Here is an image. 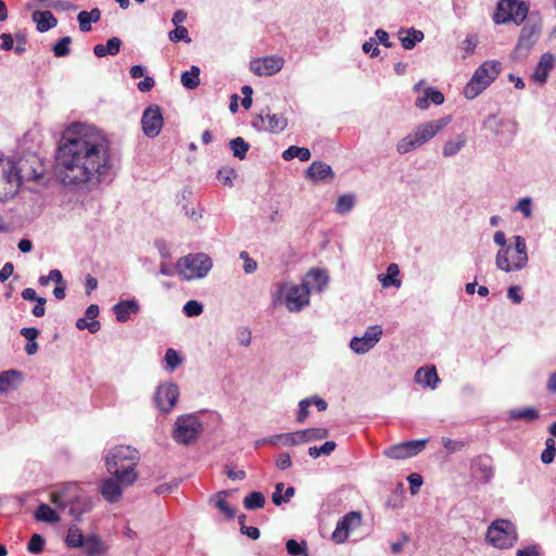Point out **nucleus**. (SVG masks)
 <instances>
[{"mask_svg":"<svg viewBox=\"0 0 556 556\" xmlns=\"http://www.w3.org/2000/svg\"><path fill=\"white\" fill-rule=\"evenodd\" d=\"M309 288L306 283L289 285L283 282L278 290L279 296H285L289 312H300L309 303Z\"/></svg>","mask_w":556,"mask_h":556,"instance_id":"11","label":"nucleus"},{"mask_svg":"<svg viewBox=\"0 0 556 556\" xmlns=\"http://www.w3.org/2000/svg\"><path fill=\"white\" fill-rule=\"evenodd\" d=\"M264 505L265 496L258 491H253L243 498V506L248 510L261 509Z\"/></svg>","mask_w":556,"mask_h":556,"instance_id":"43","label":"nucleus"},{"mask_svg":"<svg viewBox=\"0 0 556 556\" xmlns=\"http://www.w3.org/2000/svg\"><path fill=\"white\" fill-rule=\"evenodd\" d=\"M99 315V306L91 304L85 312V317L78 318L76 327L79 330L88 329L90 333H96L100 330V323L96 319Z\"/></svg>","mask_w":556,"mask_h":556,"instance_id":"24","label":"nucleus"},{"mask_svg":"<svg viewBox=\"0 0 556 556\" xmlns=\"http://www.w3.org/2000/svg\"><path fill=\"white\" fill-rule=\"evenodd\" d=\"M31 18L36 23L39 33H46L58 24V20L50 11H35Z\"/></svg>","mask_w":556,"mask_h":556,"instance_id":"32","label":"nucleus"},{"mask_svg":"<svg viewBox=\"0 0 556 556\" xmlns=\"http://www.w3.org/2000/svg\"><path fill=\"white\" fill-rule=\"evenodd\" d=\"M362 49L365 53L369 54L371 58H376L380 53V50L377 46L376 38H370L369 40L365 41L363 43Z\"/></svg>","mask_w":556,"mask_h":556,"instance_id":"61","label":"nucleus"},{"mask_svg":"<svg viewBox=\"0 0 556 556\" xmlns=\"http://www.w3.org/2000/svg\"><path fill=\"white\" fill-rule=\"evenodd\" d=\"M178 396V386L174 382H166L157 387L154 394V402L161 412L169 413L176 405Z\"/></svg>","mask_w":556,"mask_h":556,"instance_id":"16","label":"nucleus"},{"mask_svg":"<svg viewBox=\"0 0 556 556\" xmlns=\"http://www.w3.org/2000/svg\"><path fill=\"white\" fill-rule=\"evenodd\" d=\"M415 381L424 388L434 390L440 383V378L434 366L421 367L415 374Z\"/></svg>","mask_w":556,"mask_h":556,"instance_id":"26","label":"nucleus"},{"mask_svg":"<svg viewBox=\"0 0 556 556\" xmlns=\"http://www.w3.org/2000/svg\"><path fill=\"white\" fill-rule=\"evenodd\" d=\"M46 165L36 153H26L14 162V175L18 187L26 184L46 185Z\"/></svg>","mask_w":556,"mask_h":556,"instance_id":"5","label":"nucleus"},{"mask_svg":"<svg viewBox=\"0 0 556 556\" xmlns=\"http://www.w3.org/2000/svg\"><path fill=\"white\" fill-rule=\"evenodd\" d=\"M182 311L188 317H197L203 313V305L195 300H190L184 305Z\"/></svg>","mask_w":556,"mask_h":556,"instance_id":"54","label":"nucleus"},{"mask_svg":"<svg viewBox=\"0 0 556 556\" xmlns=\"http://www.w3.org/2000/svg\"><path fill=\"white\" fill-rule=\"evenodd\" d=\"M381 326H371L367 328L362 337H353L350 341V349L358 355L369 352L381 339Z\"/></svg>","mask_w":556,"mask_h":556,"instance_id":"14","label":"nucleus"},{"mask_svg":"<svg viewBox=\"0 0 556 556\" xmlns=\"http://www.w3.org/2000/svg\"><path fill=\"white\" fill-rule=\"evenodd\" d=\"M122 488L125 486L113 476L101 480L98 490L106 502L116 503L122 498Z\"/></svg>","mask_w":556,"mask_h":556,"instance_id":"23","label":"nucleus"},{"mask_svg":"<svg viewBox=\"0 0 556 556\" xmlns=\"http://www.w3.org/2000/svg\"><path fill=\"white\" fill-rule=\"evenodd\" d=\"M501 63L495 60L483 62L473 73L470 80L464 88V96L468 100L477 98L482 93L498 76Z\"/></svg>","mask_w":556,"mask_h":556,"instance_id":"6","label":"nucleus"},{"mask_svg":"<svg viewBox=\"0 0 556 556\" xmlns=\"http://www.w3.org/2000/svg\"><path fill=\"white\" fill-rule=\"evenodd\" d=\"M87 536H85L81 530L77 527H71L67 531L65 542L68 547H81Z\"/></svg>","mask_w":556,"mask_h":556,"instance_id":"47","label":"nucleus"},{"mask_svg":"<svg viewBox=\"0 0 556 556\" xmlns=\"http://www.w3.org/2000/svg\"><path fill=\"white\" fill-rule=\"evenodd\" d=\"M35 517H36L37 520L45 521V522L53 523V522L59 521V516L55 513V510L52 509L47 504H40L37 507V510L35 513Z\"/></svg>","mask_w":556,"mask_h":556,"instance_id":"45","label":"nucleus"},{"mask_svg":"<svg viewBox=\"0 0 556 556\" xmlns=\"http://www.w3.org/2000/svg\"><path fill=\"white\" fill-rule=\"evenodd\" d=\"M295 489L293 486H288L283 490V496H279L278 493L271 494V501L276 506H280L285 503H288L291 497H293Z\"/></svg>","mask_w":556,"mask_h":556,"instance_id":"59","label":"nucleus"},{"mask_svg":"<svg viewBox=\"0 0 556 556\" xmlns=\"http://www.w3.org/2000/svg\"><path fill=\"white\" fill-rule=\"evenodd\" d=\"M79 28L81 31H89L91 29V21L87 11H81L77 15Z\"/></svg>","mask_w":556,"mask_h":556,"instance_id":"63","label":"nucleus"},{"mask_svg":"<svg viewBox=\"0 0 556 556\" xmlns=\"http://www.w3.org/2000/svg\"><path fill=\"white\" fill-rule=\"evenodd\" d=\"M18 189V179L14 175V162L0 159V202L15 197Z\"/></svg>","mask_w":556,"mask_h":556,"instance_id":"13","label":"nucleus"},{"mask_svg":"<svg viewBox=\"0 0 556 556\" xmlns=\"http://www.w3.org/2000/svg\"><path fill=\"white\" fill-rule=\"evenodd\" d=\"M362 525V515L358 511H350L340 518L332 532V540L337 544H343L350 536L352 530Z\"/></svg>","mask_w":556,"mask_h":556,"instance_id":"17","label":"nucleus"},{"mask_svg":"<svg viewBox=\"0 0 556 556\" xmlns=\"http://www.w3.org/2000/svg\"><path fill=\"white\" fill-rule=\"evenodd\" d=\"M302 443L301 432H290V433H281V445L283 446H294Z\"/></svg>","mask_w":556,"mask_h":556,"instance_id":"56","label":"nucleus"},{"mask_svg":"<svg viewBox=\"0 0 556 556\" xmlns=\"http://www.w3.org/2000/svg\"><path fill=\"white\" fill-rule=\"evenodd\" d=\"M168 38L173 42H178L184 40L186 42H190L191 39L188 34V29L184 26H176L174 30H170L168 34Z\"/></svg>","mask_w":556,"mask_h":556,"instance_id":"55","label":"nucleus"},{"mask_svg":"<svg viewBox=\"0 0 556 556\" xmlns=\"http://www.w3.org/2000/svg\"><path fill=\"white\" fill-rule=\"evenodd\" d=\"M176 267L182 279L190 281L206 277L213 267V262L205 253H191L180 257Z\"/></svg>","mask_w":556,"mask_h":556,"instance_id":"7","label":"nucleus"},{"mask_svg":"<svg viewBox=\"0 0 556 556\" xmlns=\"http://www.w3.org/2000/svg\"><path fill=\"white\" fill-rule=\"evenodd\" d=\"M467 143V137L465 134H458L454 138L445 141L442 148V154L444 157H452L456 155Z\"/></svg>","mask_w":556,"mask_h":556,"instance_id":"34","label":"nucleus"},{"mask_svg":"<svg viewBox=\"0 0 556 556\" xmlns=\"http://www.w3.org/2000/svg\"><path fill=\"white\" fill-rule=\"evenodd\" d=\"M165 369L168 371H174L181 363L182 358L179 353L174 349H168L165 353Z\"/></svg>","mask_w":556,"mask_h":556,"instance_id":"48","label":"nucleus"},{"mask_svg":"<svg viewBox=\"0 0 556 556\" xmlns=\"http://www.w3.org/2000/svg\"><path fill=\"white\" fill-rule=\"evenodd\" d=\"M122 47V40L118 37L110 38L105 45H96L93 53L98 58H104L106 55H116Z\"/></svg>","mask_w":556,"mask_h":556,"instance_id":"35","label":"nucleus"},{"mask_svg":"<svg viewBox=\"0 0 556 556\" xmlns=\"http://www.w3.org/2000/svg\"><path fill=\"white\" fill-rule=\"evenodd\" d=\"M507 296L515 304H519L522 301L521 288L519 286H510L507 290Z\"/></svg>","mask_w":556,"mask_h":556,"instance_id":"64","label":"nucleus"},{"mask_svg":"<svg viewBox=\"0 0 556 556\" xmlns=\"http://www.w3.org/2000/svg\"><path fill=\"white\" fill-rule=\"evenodd\" d=\"M399 274V266L392 263L388 266L387 274L378 275V280L380 281L383 288H388L391 286L399 288L401 286V280L397 279Z\"/></svg>","mask_w":556,"mask_h":556,"instance_id":"36","label":"nucleus"},{"mask_svg":"<svg viewBox=\"0 0 556 556\" xmlns=\"http://www.w3.org/2000/svg\"><path fill=\"white\" fill-rule=\"evenodd\" d=\"M355 195L352 193L342 194L338 198L334 211L340 215L349 214L355 206Z\"/></svg>","mask_w":556,"mask_h":556,"instance_id":"41","label":"nucleus"},{"mask_svg":"<svg viewBox=\"0 0 556 556\" xmlns=\"http://www.w3.org/2000/svg\"><path fill=\"white\" fill-rule=\"evenodd\" d=\"M251 125L257 131L278 134L286 129L288 119L282 114L270 113L266 108L253 117Z\"/></svg>","mask_w":556,"mask_h":556,"instance_id":"12","label":"nucleus"},{"mask_svg":"<svg viewBox=\"0 0 556 556\" xmlns=\"http://www.w3.org/2000/svg\"><path fill=\"white\" fill-rule=\"evenodd\" d=\"M472 473L481 483H489L494 477L493 459L488 455L478 456L472 463Z\"/></svg>","mask_w":556,"mask_h":556,"instance_id":"22","label":"nucleus"},{"mask_svg":"<svg viewBox=\"0 0 556 556\" xmlns=\"http://www.w3.org/2000/svg\"><path fill=\"white\" fill-rule=\"evenodd\" d=\"M513 210L515 212H520L526 218L531 217L533 214L532 199L530 197L520 199Z\"/></svg>","mask_w":556,"mask_h":556,"instance_id":"53","label":"nucleus"},{"mask_svg":"<svg viewBox=\"0 0 556 556\" xmlns=\"http://www.w3.org/2000/svg\"><path fill=\"white\" fill-rule=\"evenodd\" d=\"M313 405V400L312 399H303L299 402V412H298V416H296V420L298 422H304L305 419L308 417V407Z\"/></svg>","mask_w":556,"mask_h":556,"instance_id":"58","label":"nucleus"},{"mask_svg":"<svg viewBox=\"0 0 556 556\" xmlns=\"http://www.w3.org/2000/svg\"><path fill=\"white\" fill-rule=\"evenodd\" d=\"M239 257L243 261V270L245 274H252L257 269V263L250 257L247 251H241Z\"/></svg>","mask_w":556,"mask_h":556,"instance_id":"60","label":"nucleus"},{"mask_svg":"<svg viewBox=\"0 0 556 556\" xmlns=\"http://www.w3.org/2000/svg\"><path fill=\"white\" fill-rule=\"evenodd\" d=\"M112 169L111 147L97 128L75 123L62 134L55 153V176L75 190L98 187Z\"/></svg>","mask_w":556,"mask_h":556,"instance_id":"1","label":"nucleus"},{"mask_svg":"<svg viewBox=\"0 0 556 556\" xmlns=\"http://www.w3.org/2000/svg\"><path fill=\"white\" fill-rule=\"evenodd\" d=\"M451 121L452 116L447 115L417 125L412 132L397 142L396 151L403 155L424 146L441 132L451 123Z\"/></svg>","mask_w":556,"mask_h":556,"instance_id":"3","label":"nucleus"},{"mask_svg":"<svg viewBox=\"0 0 556 556\" xmlns=\"http://www.w3.org/2000/svg\"><path fill=\"white\" fill-rule=\"evenodd\" d=\"M180 80L186 89L194 90L200 85V68L192 65L190 71L181 74Z\"/></svg>","mask_w":556,"mask_h":556,"instance_id":"38","label":"nucleus"},{"mask_svg":"<svg viewBox=\"0 0 556 556\" xmlns=\"http://www.w3.org/2000/svg\"><path fill=\"white\" fill-rule=\"evenodd\" d=\"M336 442L326 441L321 446H311L308 448V455L313 458H317L321 455H330L336 448Z\"/></svg>","mask_w":556,"mask_h":556,"instance_id":"49","label":"nucleus"},{"mask_svg":"<svg viewBox=\"0 0 556 556\" xmlns=\"http://www.w3.org/2000/svg\"><path fill=\"white\" fill-rule=\"evenodd\" d=\"M306 176L314 181H321L328 177L333 178L334 173L330 165L320 161H315L307 168Z\"/></svg>","mask_w":556,"mask_h":556,"instance_id":"29","label":"nucleus"},{"mask_svg":"<svg viewBox=\"0 0 556 556\" xmlns=\"http://www.w3.org/2000/svg\"><path fill=\"white\" fill-rule=\"evenodd\" d=\"M529 9V4L525 1L500 0L493 15V21L495 24L513 22L516 25H520L527 18Z\"/></svg>","mask_w":556,"mask_h":556,"instance_id":"9","label":"nucleus"},{"mask_svg":"<svg viewBox=\"0 0 556 556\" xmlns=\"http://www.w3.org/2000/svg\"><path fill=\"white\" fill-rule=\"evenodd\" d=\"M516 556H541V548L536 544H531L523 548H519Z\"/></svg>","mask_w":556,"mask_h":556,"instance_id":"62","label":"nucleus"},{"mask_svg":"<svg viewBox=\"0 0 556 556\" xmlns=\"http://www.w3.org/2000/svg\"><path fill=\"white\" fill-rule=\"evenodd\" d=\"M229 148L235 157L244 160L250 149V144L242 137H237L229 141Z\"/></svg>","mask_w":556,"mask_h":556,"instance_id":"44","label":"nucleus"},{"mask_svg":"<svg viewBox=\"0 0 556 556\" xmlns=\"http://www.w3.org/2000/svg\"><path fill=\"white\" fill-rule=\"evenodd\" d=\"M295 157L302 162H306L311 159V151L304 147L290 146L282 152V159L285 161H291Z\"/></svg>","mask_w":556,"mask_h":556,"instance_id":"39","label":"nucleus"},{"mask_svg":"<svg viewBox=\"0 0 556 556\" xmlns=\"http://www.w3.org/2000/svg\"><path fill=\"white\" fill-rule=\"evenodd\" d=\"M81 493L79 485L75 482L63 484L59 490L51 493V501L58 507L65 509Z\"/></svg>","mask_w":556,"mask_h":556,"instance_id":"21","label":"nucleus"},{"mask_svg":"<svg viewBox=\"0 0 556 556\" xmlns=\"http://www.w3.org/2000/svg\"><path fill=\"white\" fill-rule=\"evenodd\" d=\"M66 508H68L70 515L78 520L81 515L91 510L92 502L88 496L80 493L78 498H75Z\"/></svg>","mask_w":556,"mask_h":556,"instance_id":"33","label":"nucleus"},{"mask_svg":"<svg viewBox=\"0 0 556 556\" xmlns=\"http://www.w3.org/2000/svg\"><path fill=\"white\" fill-rule=\"evenodd\" d=\"M286 549L291 556L302 555L307 551V543L306 541L298 542L294 539H290L286 543Z\"/></svg>","mask_w":556,"mask_h":556,"instance_id":"51","label":"nucleus"},{"mask_svg":"<svg viewBox=\"0 0 556 556\" xmlns=\"http://www.w3.org/2000/svg\"><path fill=\"white\" fill-rule=\"evenodd\" d=\"M328 281L329 276L326 270L313 268L307 273L306 279L303 283H306L308 288L312 287L318 292H321L328 285Z\"/></svg>","mask_w":556,"mask_h":556,"instance_id":"31","label":"nucleus"},{"mask_svg":"<svg viewBox=\"0 0 556 556\" xmlns=\"http://www.w3.org/2000/svg\"><path fill=\"white\" fill-rule=\"evenodd\" d=\"M428 441L429 439H420L402 442L387 448L384 454L389 458L393 459H405L408 457H413L419 454L426 447Z\"/></svg>","mask_w":556,"mask_h":556,"instance_id":"18","label":"nucleus"},{"mask_svg":"<svg viewBox=\"0 0 556 556\" xmlns=\"http://www.w3.org/2000/svg\"><path fill=\"white\" fill-rule=\"evenodd\" d=\"M555 64V58L552 53H544L540 58L539 63L535 66L534 73L532 75V78L541 84L544 85L547 80L548 73L553 70Z\"/></svg>","mask_w":556,"mask_h":556,"instance_id":"25","label":"nucleus"},{"mask_svg":"<svg viewBox=\"0 0 556 556\" xmlns=\"http://www.w3.org/2000/svg\"><path fill=\"white\" fill-rule=\"evenodd\" d=\"M21 377L17 370L11 369L0 374V393H5L12 386L13 378Z\"/></svg>","mask_w":556,"mask_h":556,"instance_id":"52","label":"nucleus"},{"mask_svg":"<svg viewBox=\"0 0 556 556\" xmlns=\"http://www.w3.org/2000/svg\"><path fill=\"white\" fill-rule=\"evenodd\" d=\"M513 241V245L500 249L495 256V265L497 269L505 273L521 270L527 267L529 262L525 238L521 236H514Z\"/></svg>","mask_w":556,"mask_h":556,"instance_id":"4","label":"nucleus"},{"mask_svg":"<svg viewBox=\"0 0 556 556\" xmlns=\"http://www.w3.org/2000/svg\"><path fill=\"white\" fill-rule=\"evenodd\" d=\"M424 33L419 29H415L414 27L402 28L399 31V39L405 50L414 49L417 43L424 40Z\"/></svg>","mask_w":556,"mask_h":556,"instance_id":"28","label":"nucleus"},{"mask_svg":"<svg viewBox=\"0 0 556 556\" xmlns=\"http://www.w3.org/2000/svg\"><path fill=\"white\" fill-rule=\"evenodd\" d=\"M43 547L45 539L40 534H33L28 542L27 549L33 554H38L43 549Z\"/></svg>","mask_w":556,"mask_h":556,"instance_id":"57","label":"nucleus"},{"mask_svg":"<svg viewBox=\"0 0 556 556\" xmlns=\"http://www.w3.org/2000/svg\"><path fill=\"white\" fill-rule=\"evenodd\" d=\"M72 42V38L68 36L62 37L53 47L52 51L56 58H63L70 54L71 49L70 45Z\"/></svg>","mask_w":556,"mask_h":556,"instance_id":"50","label":"nucleus"},{"mask_svg":"<svg viewBox=\"0 0 556 556\" xmlns=\"http://www.w3.org/2000/svg\"><path fill=\"white\" fill-rule=\"evenodd\" d=\"M202 431L203 425L197 415H180L175 421L173 439L179 444L189 445L200 437Z\"/></svg>","mask_w":556,"mask_h":556,"instance_id":"10","label":"nucleus"},{"mask_svg":"<svg viewBox=\"0 0 556 556\" xmlns=\"http://www.w3.org/2000/svg\"><path fill=\"white\" fill-rule=\"evenodd\" d=\"M302 437V443L323 440L329 435V432L326 428H309L300 430Z\"/></svg>","mask_w":556,"mask_h":556,"instance_id":"46","label":"nucleus"},{"mask_svg":"<svg viewBox=\"0 0 556 556\" xmlns=\"http://www.w3.org/2000/svg\"><path fill=\"white\" fill-rule=\"evenodd\" d=\"M508 415L510 419L525 421H533L540 416L538 409L533 407L511 409L509 410Z\"/></svg>","mask_w":556,"mask_h":556,"instance_id":"42","label":"nucleus"},{"mask_svg":"<svg viewBox=\"0 0 556 556\" xmlns=\"http://www.w3.org/2000/svg\"><path fill=\"white\" fill-rule=\"evenodd\" d=\"M113 312L117 321L126 323L131 314L139 312V304L135 299L121 301L113 306Z\"/></svg>","mask_w":556,"mask_h":556,"instance_id":"27","label":"nucleus"},{"mask_svg":"<svg viewBox=\"0 0 556 556\" xmlns=\"http://www.w3.org/2000/svg\"><path fill=\"white\" fill-rule=\"evenodd\" d=\"M227 492H218L211 498V503L215 505L228 519H232L236 515V509L231 507L224 498Z\"/></svg>","mask_w":556,"mask_h":556,"instance_id":"40","label":"nucleus"},{"mask_svg":"<svg viewBox=\"0 0 556 556\" xmlns=\"http://www.w3.org/2000/svg\"><path fill=\"white\" fill-rule=\"evenodd\" d=\"M485 540L495 548H511L518 541L516 526L507 519H497L489 526Z\"/></svg>","mask_w":556,"mask_h":556,"instance_id":"8","label":"nucleus"},{"mask_svg":"<svg viewBox=\"0 0 556 556\" xmlns=\"http://www.w3.org/2000/svg\"><path fill=\"white\" fill-rule=\"evenodd\" d=\"M81 548L88 556H98L104 552V544L97 535L87 536Z\"/></svg>","mask_w":556,"mask_h":556,"instance_id":"37","label":"nucleus"},{"mask_svg":"<svg viewBox=\"0 0 556 556\" xmlns=\"http://www.w3.org/2000/svg\"><path fill=\"white\" fill-rule=\"evenodd\" d=\"M430 102L441 105L444 102V94L433 87H428L424 90V96L416 99L415 105L420 110H427Z\"/></svg>","mask_w":556,"mask_h":556,"instance_id":"30","label":"nucleus"},{"mask_svg":"<svg viewBox=\"0 0 556 556\" xmlns=\"http://www.w3.org/2000/svg\"><path fill=\"white\" fill-rule=\"evenodd\" d=\"M163 124L164 118L159 105L151 104L143 111L141 126L147 137L155 138L161 132Z\"/></svg>","mask_w":556,"mask_h":556,"instance_id":"15","label":"nucleus"},{"mask_svg":"<svg viewBox=\"0 0 556 556\" xmlns=\"http://www.w3.org/2000/svg\"><path fill=\"white\" fill-rule=\"evenodd\" d=\"M540 27L529 20L521 28L515 53L525 56L536 41Z\"/></svg>","mask_w":556,"mask_h":556,"instance_id":"20","label":"nucleus"},{"mask_svg":"<svg viewBox=\"0 0 556 556\" xmlns=\"http://www.w3.org/2000/svg\"><path fill=\"white\" fill-rule=\"evenodd\" d=\"M108 471L124 486L132 485L138 479L136 470L140 460L139 452L129 445H118L111 448L105 457Z\"/></svg>","mask_w":556,"mask_h":556,"instance_id":"2","label":"nucleus"},{"mask_svg":"<svg viewBox=\"0 0 556 556\" xmlns=\"http://www.w3.org/2000/svg\"><path fill=\"white\" fill-rule=\"evenodd\" d=\"M285 59L279 55H268L255 59L251 62L250 68L257 76H271L282 70Z\"/></svg>","mask_w":556,"mask_h":556,"instance_id":"19","label":"nucleus"}]
</instances>
